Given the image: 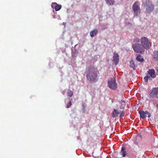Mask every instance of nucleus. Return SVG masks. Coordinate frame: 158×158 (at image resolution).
Masks as SVG:
<instances>
[{"label": "nucleus", "mask_w": 158, "mask_h": 158, "mask_svg": "<svg viewBox=\"0 0 158 158\" xmlns=\"http://www.w3.org/2000/svg\"><path fill=\"white\" fill-rule=\"evenodd\" d=\"M108 84L109 87L112 89L115 90L117 88V84L115 78H111L108 81Z\"/></svg>", "instance_id": "423d86ee"}, {"label": "nucleus", "mask_w": 158, "mask_h": 158, "mask_svg": "<svg viewBox=\"0 0 158 158\" xmlns=\"http://www.w3.org/2000/svg\"><path fill=\"white\" fill-rule=\"evenodd\" d=\"M136 59L139 62H143L144 60L142 56H141L140 55H138L136 57Z\"/></svg>", "instance_id": "f3484780"}, {"label": "nucleus", "mask_w": 158, "mask_h": 158, "mask_svg": "<svg viewBox=\"0 0 158 158\" xmlns=\"http://www.w3.org/2000/svg\"><path fill=\"white\" fill-rule=\"evenodd\" d=\"M114 111L112 113V116L113 117L115 118L118 116L120 113L118 110L116 109H114Z\"/></svg>", "instance_id": "ddd939ff"}, {"label": "nucleus", "mask_w": 158, "mask_h": 158, "mask_svg": "<svg viewBox=\"0 0 158 158\" xmlns=\"http://www.w3.org/2000/svg\"><path fill=\"white\" fill-rule=\"evenodd\" d=\"M86 73L87 80L90 83H95L98 81L99 72L97 68L90 66Z\"/></svg>", "instance_id": "f257e3e1"}, {"label": "nucleus", "mask_w": 158, "mask_h": 158, "mask_svg": "<svg viewBox=\"0 0 158 158\" xmlns=\"http://www.w3.org/2000/svg\"><path fill=\"white\" fill-rule=\"evenodd\" d=\"M122 103H123V106H120V108L121 109H124L125 106V102L124 100H121Z\"/></svg>", "instance_id": "4be33fe9"}, {"label": "nucleus", "mask_w": 158, "mask_h": 158, "mask_svg": "<svg viewBox=\"0 0 158 158\" xmlns=\"http://www.w3.org/2000/svg\"><path fill=\"white\" fill-rule=\"evenodd\" d=\"M136 144H138V143H136Z\"/></svg>", "instance_id": "cd10ccee"}, {"label": "nucleus", "mask_w": 158, "mask_h": 158, "mask_svg": "<svg viewBox=\"0 0 158 158\" xmlns=\"http://www.w3.org/2000/svg\"><path fill=\"white\" fill-rule=\"evenodd\" d=\"M130 66L132 68L133 70H135V65L134 62L132 60L130 61Z\"/></svg>", "instance_id": "a211bd4d"}, {"label": "nucleus", "mask_w": 158, "mask_h": 158, "mask_svg": "<svg viewBox=\"0 0 158 158\" xmlns=\"http://www.w3.org/2000/svg\"><path fill=\"white\" fill-rule=\"evenodd\" d=\"M156 107L158 109V104L156 105Z\"/></svg>", "instance_id": "a878e982"}, {"label": "nucleus", "mask_w": 158, "mask_h": 158, "mask_svg": "<svg viewBox=\"0 0 158 158\" xmlns=\"http://www.w3.org/2000/svg\"><path fill=\"white\" fill-rule=\"evenodd\" d=\"M156 74L158 75V69H156Z\"/></svg>", "instance_id": "393cba45"}, {"label": "nucleus", "mask_w": 158, "mask_h": 158, "mask_svg": "<svg viewBox=\"0 0 158 158\" xmlns=\"http://www.w3.org/2000/svg\"><path fill=\"white\" fill-rule=\"evenodd\" d=\"M106 3L108 5L110 6H112L114 4V0H106Z\"/></svg>", "instance_id": "dca6fc26"}, {"label": "nucleus", "mask_w": 158, "mask_h": 158, "mask_svg": "<svg viewBox=\"0 0 158 158\" xmlns=\"http://www.w3.org/2000/svg\"><path fill=\"white\" fill-rule=\"evenodd\" d=\"M141 45L142 47L147 49L149 48L151 46V42L149 41L148 39L145 37H142L140 40Z\"/></svg>", "instance_id": "20e7f679"}, {"label": "nucleus", "mask_w": 158, "mask_h": 158, "mask_svg": "<svg viewBox=\"0 0 158 158\" xmlns=\"http://www.w3.org/2000/svg\"><path fill=\"white\" fill-rule=\"evenodd\" d=\"M132 9L134 11V16L137 17L140 15L141 9L138 2H135L133 4Z\"/></svg>", "instance_id": "39448f33"}, {"label": "nucleus", "mask_w": 158, "mask_h": 158, "mask_svg": "<svg viewBox=\"0 0 158 158\" xmlns=\"http://www.w3.org/2000/svg\"><path fill=\"white\" fill-rule=\"evenodd\" d=\"M153 60L155 61H158V51L154 52L153 55Z\"/></svg>", "instance_id": "2eb2a0df"}, {"label": "nucleus", "mask_w": 158, "mask_h": 158, "mask_svg": "<svg viewBox=\"0 0 158 158\" xmlns=\"http://www.w3.org/2000/svg\"><path fill=\"white\" fill-rule=\"evenodd\" d=\"M132 47L133 50L137 53L143 54L144 52L145 49H144V48L140 44H134L132 45Z\"/></svg>", "instance_id": "f03ea898"}, {"label": "nucleus", "mask_w": 158, "mask_h": 158, "mask_svg": "<svg viewBox=\"0 0 158 158\" xmlns=\"http://www.w3.org/2000/svg\"><path fill=\"white\" fill-rule=\"evenodd\" d=\"M143 4L146 7V11L147 13H150L153 10L154 6L150 0H147Z\"/></svg>", "instance_id": "7ed1b4c3"}, {"label": "nucleus", "mask_w": 158, "mask_h": 158, "mask_svg": "<svg viewBox=\"0 0 158 158\" xmlns=\"http://www.w3.org/2000/svg\"><path fill=\"white\" fill-rule=\"evenodd\" d=\"M150 78L149 77L146 75V76L144 78V80L145 82H148V79H149Z\"/></svg>", "instance_id": "aec40b11"}, {"label": "nucleus", "mask_w": 158, "mask_h": 158, "mask_svg": "<svg viewBox=\"0 0 158 158\" xmlns=\"http://www.w3.org/2000/svg\"><path fill=\"white\" fill-rule=\"evenodd\" d=\"M98 32V31L97 29H95L93 30L92 31L90 32V35L92 37H93L97 34Z\"/></svg>", "instance_id": "4468645a"}, {"label": "nucleus", "mask_w": 158, "mask_h": 158, "mask_svg": "<svg viewBox=\"0 0 158 158\" xmlns=\"http://www.w3.org/2000/svg\"><path fill=\"white\" fill-rule=\"evenodd\" d=\"M125 115V112L124 110H122L120 114L119 115V117L120 118H122Z\"/></svg>", "instance_id": "412c9836"}, {"label": "nucleus", "mask_w": 158, "mask_h": 158, "mask_svg": "<svg viewBox=\"0 0 158 158\" xmlns=\"http://www.w3.org/2000/svg\"><path fill=\"white\" fill-rule=\"evenodd\" d=\"M71 102H69V103H68L66 107L68 108L70 107L71 105Z\"/></svg>", "instance_id": "b1692460"}, {"label": "nucleus", "mask_w": 158, "mask_h": 158, "mask_svg": "<svg viewBox=\"0 0 158 158\" xmlns=\"http://www.w3.org/2000/svg\"><path fill=\"white\" fill-rule=\"evenodd\" d=\"M52 7L53 8H54L56 11L59 10L61 8V6L58 4L56 2L52 3Z\"/></svg>", "instance_id": "9b49d317"}, {"label": "nucleus", "mask_w": 158, "mask_h": 158, "mask_svg": "<svg viewBox=\"0 0 158 158\" xmlns=\"http://www.w3.org/2000/svg\"><path fill=\"white\" fill-rule=\"evenodd\" d=\"M147 75L149 77L151 78H154L156 77L155 74V71L153 69H149L148 71H147Z\"/></svg>", "instance_id": "1a4fd4ad"}, {"label": "nucleus", "mask_w": 158, "mask_h": 158, "mask_svg": "<svg viewBox=\"0 0 158 158\" xmlns=\"http://www.w3.org/2000/svg\"><path fill=\"white\" fill-rule=\"evenodd\" d=\"M120 154L123 157H125L127 154V152L126 151V148L124 147H123L121 148V150L120 152Z\"/></svg>", "instance_id": "f8f14e48"}, {"label": "nucleus", "mask_w": 158, "mask_h": 158, "mask_svg": "<svg viewBox=\"0 0 158 158\" xmlns=\"http://www.w3.org/2000/svg\"><path fill=\"white\" fill-rule=\"evenodd\" d=\"M139 39L137 38H136L134 40V42H139Z\"/></svg>", "instance_id": "5701e85b"}, {"label": "nucleus", "mask_w": 158, "mask_h": 158, "mask_svg": "<svg viewBox=\"0 0 158 158\" xmlns=\"http://www.w3.org/2000/svg\"><path fill=\"white\" fill-rule=\"evenodd\" d=\"M113 62L114 63L115 65H116L118 63L119 59L118 54L114 52L113 56Z\"/></svg>", "instance_id": "9d476101"}, {"label": "nucleus", "mask_w": 158, "mask_h": 158, "mask_svg": "<svg viewBox=\"0 0 158 158\" xmlns=\"http://www.w3.org/2000/svg\"><path fill=\"white\" fill-rule=\"evenodd\" d=\"M123 106V103H122L121 105V106Z\"/></svg>", "instance_id": "bb28decb"}, {"label": "nucleus", "mask_w": 158, "mask_h": 158, "mask_svg": "<svg viewBox=\"0 0 158 158\" xmlns=\"http://www.w3.org/2000/svg\"><path fill=\"white\" fill-rule=\"evenodd\" d=\"M67 95L69 97H71L73 95V92L70 89H68L67 92Z\"/></svg>", "instance_id": "6ab92c4d"}, {"label": "nucleus", "mask_w": 158, "mask_h": 158, "mask_svg": "<svg viewBox=\"0 0 158 158\" xmlns=\"http://www.w3.org/2000/svg\"><path fill=\"white\" fill-rule=\"evenodd\" d=\"M149 97L150 98L155 97L158 98V87L152 89V91L149 94Z\"/></svg>", "instance_id": "0eeeda50"}, {"label": "nucleus", "mask_w": 158, "mask_h": 158, "mask_svg": "<svg viewBox=\"0 0 158 158\" xmlns=\"http://www.w3.org/2000/svg\"><path fill=\"white\" fill-rule=\"evenodd\" d=\"M139 113L140 115V117L143 119H145L146 118V115H148V118H150L151 116V114L149 112L146 110L145 111L143 110H140L139 111Z\"/></svg>", "instance_id": "6e6552de"}]
</instances>
